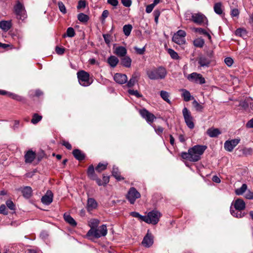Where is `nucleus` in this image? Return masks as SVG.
<instances>
[{"mask_svg": "<svg viewBox=\"0 0 253 253\" xmlns=\"http://www.w3.org/2000/svg\"><path fill=\"white\" fill-rule=\"evenodd\" d=\"M56 53L59 55H62L64 53L65 49L63 47H59L57 46L55 48Z\"/></svg>", "mask_w": 253, "mask_h": 253, "instance_id": "obj_63", "label": "nucleus"}, {"mask_svg": "<svg viewBox=\"0 0 253 253\" xmlns=\"http://www.w3.org/2000/svg\"><path fill=\"white\" fill-rule=\"evenodd\" d=\"M139 113L142 117L145 119L148 123H152L156 119V117L145 109L139 110Z\"/></svg>", "mask_w": 253, "mask_h": 253, "instance_id": "obj_13", "label": "nucleus"}, {"mask_svg": "<svg viewBox=\"0 0 253 253\" xmlns=\"http://www.w3.org/2000/svg\"><path fill=\"white\" fill-rule=\"evenodd\" d=\"M8 96L14 100H17V101H21L22 100V98L21 96H20L17 94L11 93V92L8 93Z\"/></svg>", "mask_w": 253, "mask_h": 253, "instance_id": "obj_52", "label": "nucleus"}, {"mask_svg": "<svg viewBox=\"0 0 253 253\" xmlns=\"http://www.w3.org/2000/svg\"><path fill=\"white\" fill-rule=\"evenodd\" d=\"M141 195L139 192L134 187H131L126 195V198L131 204H133L137 199L140 197Z\"/></svg>", "mask_w": 253, "mask_h": 253, "instance_id": "obj_9", "label": "nucleus"}, {"mask_svg": "<svg viewBox=\"0 0 253 253\" xmlns=\"http://www.w3.org/2000/svg\"><path fill=\"white\" fill-rule=\"evenodd\" d=\"M240 12L238 8H232L231 7V16L232 17H236L238 18Z\"/></svg>", "mask_w": 253, "mask_h": 253, "instance_id": "obj_45", "label": "nucleus"}, {"mask_svg": "<svg viewBox=\"0 0 253 253\" xmlns=\"http://www.w3.org/2000/svg\"><path fill=\"white\" fill-rule=\"evenodd\" d=\"M64 219L66 222L72 226L75 227L77 225L76 221L70 214L65 213L64 214Z\"/></svg>", "mask_w": 253, "mask_h": 253, "instance_id": "obj_22", "label": "nucleus"}, {"mask_svg": "<svg viewBox=\"0 0 253 253\" xmlns=\"http://www.w3.org/2000/svg\"><path fill=\"white\" fill-rule=\"evenodd\" d=\"M192 30L195 32L198 33L200 34H202L207 36L209 40L211 39V36L209 33H208L206 30L202 28H193Z\"/></svg>", "mask_w": 253, "mask_h": 253, "instance_id": "obj_31", "label": "nucleus"}, {"mask_svg": "<svg viewBox=\"0 0 253 253\" xmlns=\"http://www.w3.org/2000/svg\"><path fill=\"white\" fill-rule=\"evenodd\" d=\"M214 11L218 15H221L223 13V7L221 2H216L213 6Z\"/></svg>", "mask_w": 253, "mask_h": 253, "instance_id": "obj_26", "label": "nucleus"}, {"mask_svg": "<svg viewBox=\"0 0 253 253\" xmlns=\"http://www.w3.org/2000/svg\"><path fill=\"white\" fill-rule=\"evenodd\" d=\"M87 175L88 177L91 179H95L96 178V174L94 172V168L93 165L89 166L87 169Z\"/></svg>", "mask_w": 253, "mask_h": 253, "instance_id": "obj_34", "label": "nucleus"}, {"mask_svg": "<svg viewBox=\"0 0 253 253\" xmlns=\"http://www.w3.org/2000/svg\"><path fill=\"white\" fill-rule=\"evenodd\" d=\"M205 43L204 40L202 38H197L194 40L193 44L197 47H202Z\"/></svg>", "mask_w": 253, "mask_h": 253, "instance_id": "obj_37", "label": "nucleus"}, {"mask_svg": "<svg viewBox=\"0 0 253 253\" xmlns=\"http://www.w3.org/2000/svg\"><path fill=\"white\" fill-rule=\"evenodd\" d=\"M99 221L98 220L96 219H92L89 221V225L90 227V229L92 228H97L99 224Z\"/></svg>", "mask_w": 253, "mask_h": 253, "instance_id": "obj_44", "label": "nucleus"}, {"mask_svg": "<svg viewBox=\"0 0 253 253\" xmlns=\"http://www.w3.org/2000/svg\"><path fill=\"white\" fill-rule=\"evenodd\" d=\"M11 28V22L8 21H1L0 22V28L4 31H8Z\"/></svg>", "mask_w": 253, "mask_h": 253, "instance_id": "obj_29", "label": "nucleus"}, {"mask_svg": "<svg viewBox=\"0 0 253 253\" xmlns=\"http://www.w3.org/2000/svg\"><path fill=\"white\" fill-rule=\"evenodd\" d=\"M137 82L136 78V77L132 76L129 81L127 83V85L129 87H132L135 84V83Z\"/></svg>", "mask_w": 253, "mask_h": 253, "instance_id": "obj_48", "label": "nucleus"}, {"mask_svg": "<svg viewBox=\"0 0 253 253\" xmlns=\"http://www.w3.org/2000/svg\"><path fill=\"white\" fill-rule=\"evenodd\" d=\"M169 54L170 55V57L173 59H178L179 56H178L177 52H176L174 50L171 48H169L168 50Z\"/></svg>", "mask_w": 253, "mask_h": 253, "instance_id": "obj_42", "label": "nucleus"}, {"mask_svg": "<svg viewBox=\"0 0 253 253\" xmlns=\"http://www.w3.org/2000/svg\"><path fill=\"white\" fill-rule=\"evenodd\" d=\"M17 19L24 20L27 17L26 11L23 4L18 1L14 7Z\"/></svg>", "mask_w": 253, "mask_h": 253, "instance_id": "obj_7", "label": "nucleus"}, {"mask_svg": "<svg viewBox=\"0 0 253 253\" xmlns=\"http://www.w3.org/2000/svg\"><path fill=\"white\" fill-rule=\"evenodd\" d=\"M230 213L233 216L237 218H242L244 217L245 214L242 211H237L236 209L233 210L232 207L230 208Z\"/></svg>", "mask_w": 253, "mask_h": 253, "instance_id": "obj_32", "label": "nucleus"}, {"mask_svg": "<svg viewBox=\"0 0 253 253\" xmlns=\"http://www.w3.org/2000/svg\"><path fill=\"white\" fill-rule=\"evenodd\" d=\"M180 91L182 92L181 96L185 101L187 102L194 98L188 90L185 89H181Z\"/></svg>", "mask_w": 253, "mask_h": 253, "instance_id": "obj_24", "label": "nucleus"}, {"mask_svg": "<svg viewBox=\"0 0 253 253\" xmlns=\"http://www.w3.org/2000/svg\"><path fill=\"white\" fill-rule=\"evenodd\" d=\"M78 19L82 22H86L88 19V16L83 13H81L78 15Z\"/></svg>", "mask_w": 253, "mask_h": 253, "instance_id": "obj_40", "label": "nucleus"}, {"mask_svg": "<svg viewBox=\"0 0 253 253\" xmlns=\"http://www.w3.org/2000/svg\"><path fill=\"white\" fill-rule=\"evenodd\" d=\"M245 197L249 200L253 199V192L250 190H248L245 194Z\"/></svg>", "mask_w": 253, "mask_h": 253, "instance_id": "obj_59", "label": "nucleus"}, {"mask_svg": "<svg viewBox=\"0 0 253 253\" xmlns=\"http://www.w3.org/2000/svg\"><path fill=\"white\" fill-rule=\"evenodd\" d=\"M240 141V139L239 138L226 141L224 145V149L228 152L232 151L233 149L239 143Z\"/></svg>", "mask_w": 253, "mask_h": 253, "instance_id": "obj_12", "label": "nucleus"}, {"mask_svg": "<svg viewBox=\"0 0 253 253\" xmlns=\"http://www.w3.org/2000/svg\"><path fill=\"white\" fill-rule=\"evenodd\" d=\"M176 35H177L179 37H180L181 38L185 39V37L186 35V32L182 30H178L176 33L174 34Z\"/></svg>", "mask_w": 253, "mask_h": 253, "instance_id": "obj_56", "label": "nucleus"}, {"mask_svg": "<svg viewBox=\"0 0 253 253\" xmlns=\"http://www.w3.org/2000/svg\"><path fill=\"white\" fill-rule=\"evenodd\" d=\"M128 92L130 95H135L137 97H141L142 95L137 91V90H134L133 89H129Z\"/></svg>", "mask_w": 253, "mask_h": 253, "instance_id": "obj_55", "label": "nucleus"}, {"mask_svg": "<svg viewBox=\"0 0 253 253\" xmlns=\"http://www.w3.org/2000/svg\"><path fill=\"white\" fill-rule=\"evenodd\" d=\"M121 62L123 66L129 68L131 66V59L129 56L125 55L122 57Z\"/></svg>", "mask_w": 253, "mask_h": 253, "instance_id": "obj_25", "label": "nucleus"}, {"mask_svg": "<svg viewBox=\"0 0 253 253\" xmlns=\"http://www.w3.org/2000/svg\"><path fill=\"white\" fill-rule=\"evenodd\" d=\"M245 33H246V31L244 29H241V28H239V29H237L235 31L236 35L239 36L240 37L242 36Z\"/></svg>", "mask_w": 253, "mask_h": 253, "instance_id": "obj_57", "label": "nucleus"}, {"mask_svg": "<svg viewBox=\"0 0 253 253\" xmlns=\"http://www.w3.org/2000/svg\"><path fill=\"white\" fill-rule=\"evenodd\" d=\"M107 233V227L105 225H102L98 228H92L90 229L86 234V236L92 239L91 237L99 238L105 236Z\"/></svg>", "mask_w": 253, "mask_h": 253, "instance_id": "obj_3", "label": "nucleus"}, {"mask_svg": "<svg viewBox=\"0 0 253 253\" xmlns=\"http://www.w3.org/2000/svg\"><path fill=\"white\" fill-rule=\"evenodd\" d=\"M134 48L136 53L140 55L143 54L145 51V47H143V48H138L137 47H135Z\"/></svg>", "mask_w": 253, "mask_h": 253, "instance_id": "obj_58", "label": "nucleus"}, {"mask_svg": "<svg viewBox=\"0 0 253 253\" xmlns=\"http://www.w3.org/2000/svg\"><path fill=\"white\" fill-rule=\"evenodd\" d=\"M112 173L113 176H114L118 180L120 181L124 179L120 175L118 168L114 166Z\"/></svg>", "mask_w": 253, "mask_h": 253, "instance_id": "obj_33", "label": "nucleus"}, {"mask_svg": "<svg viewBox=\"0 0 253 253\" xmlns=\"http://www.w3.org/2000/svg\"><path fill=\"white\" fill-rule=\"evenodd\" d=\"M107 164H102L99 163L97 166L96 167L95 169L98 172H101L102 170L105 169L107 168Z\"/></svg>", "mask_w": 253, "mask_h": 253, "instance_id": "obj_47", "label": "nucleus"}, {"mask_svg": "<svg viewBox=\"0 0 253 253\" xmlns=\"http://www.w3.org/2000/svg\"><path fill=\"white\" fill-rule=\"evenodd\" d=\"M86 6V2L84 0H80L77 6L78 9L84 8Z\"/></svg>", "mask_w": 253, "mask_h": 253, "instance_id": "obj_61", "label": "nucleus"}, {"mask_svg": "<svg viewBox=\"0 0 253 253\" xmlns=\"http://www.w3.org/2000/svg\"><path fill=\"white\" fill-rule=\"evenodd\" d=\"M154 6L152 5V4H150L149 5H148L146 7V12L148 13H151L153 8H154Z\"/></svg>", "mask_w": 253, "mask_h": 253, "instance_id": "obj_64", "label": "nucleus"}, {"mask_svg": "<svg viewBox=\"0 0 253 253\" xmlns=\"http://www.w3.org/2000/svg\"><path fill=\"white\" fill-rule=\"evenodd\" d=\"M249 104L251 105V109L253 110V101L252 99L250 98H247L244 101H241L240 103V106L242 107L244 109H246L248 107Z\"/></svg>", "mask_w": 253, "mask_h": 253, "instance_id": "obj_28", "label": "nucleus"}, {"mask_svg": "<svg viewBox=\"0 0 253 253\" xmlns=\"http://www.w3.org/2000/svg\"><path fill=\"white\" fill-rule=\"evenodd\" d=\"M58 5L59 7V9L60 11L63 13L65 14L67 12L66 8L64 4V3L62 1H59L58 3Z\"/></svg>", "mask_w": 253, "mask_h": 253, "instance_id": "obj_49", "label": "nucleus"}, {"mask_svg": "<svg viewBox=\"0 0 253 253\" xmlns=\"http://www.w3.org/2000/svg\"><path fill=\"white\" fill-rule=\"evenodd\" d=\"M161 216V213L156 210H153L149 212L147 215H145L144 222L148 224H156L159 221Z\"/></svg>", "mask_w": 253, "mask_h": 253, "instance_id": "obj_4", "label": "nucleus"}, {"mask_svg": "<svg viewBox=\"0 0 253 253\" xmlns=\"http://www.w3.org/2000/svg\"><path fill=\"white\" fill-rule=\"evenodd\" d=\"M225 64L228 66L231 67L233 64V60L231 57H226L224 59Z\"/></svg>", "mask_w": 253, "mask_h": 253, "instance_id": "obj_54", "label": "nucleus"}, {"mask_svg": "<svg viewBox=\"0 0 253 253\" xmlns=\"http://www.w3.org/2000/svg\"><path fill=\"white\" fill-rule=\"evenodd\" d=\"M167 74L166 69L162 66L147 71L148 78L153 80L164 79Z\"/></svg>", "mask_w": 253, "mask_h": 253, "instance_id": "obj_2", "label": "nucleus"}, {"mask_svg": "<svg viewBox=\"0 0 253 253\" xmlns=\"http://www.w3.org/2000/svg\"><path fill=\"white\" fill-rule=\"evenodd\" d=\"M132 29V26L130 24L125 25L123 27V32L125 35L128 37L129 36Z\"/></svg>", "mask_w": 253, "mask_h": 253, "instance_id": "obj_39", "label": "nucleus"}, {"mask_svg": "<svg viewBox=\"0 0 253 253\" xmlns=\"http://www.w3.org/2000/svg\"><path fill=\"white\" fill-rule=\"evenodd\" d=\"M153 244V239L152 236L148 233L144 237L142 244L145 247H150Z\"/></svg>", "mask_w": 253, "mask_h": 253, "instance_id": "obj_18", "label": "nucleus"}, {"mask_svg": "<svg viewBox=\"0 0 253 253\" xmlns=\"http://www.w3.org/2000/svg\"><path fill=\"white\" fill-rule=\"evenodd\" d=\"M66 34L69 37H74L75 34L74 29L72 27L68 28L67 30Z\"/></svg>", "mask_w": 253, "mask_h": 253, "instance_id": "obj_53", "label": "nucleus"}, {"mask_svg": "<svg viewBox=\"0 0 253 253\" xmlns=\"http://www.w3.org/2000/svg\"><path fill=\"white\" fill-rule=\"evenodd\" d=\"M182 114L187 126L190 129H193L195 125L193 122V118L191 116L190 112L187 108L185 107L182 110Z\"/></svg>", "mask_w": 253, "mask_h": 253, "instance_id": "obj_8", "label": "nucleus"}, {"mask_svg": "<svg viewBox=\"0 0 253 253\" xmlns=\"http://www.w3.org/2000/svg\"><path fill=\"white\" fill-rule=\"evenodd\" d=\"M207 148L205 145H195L188 149V152L181 153V156L190 162H197L201 159V156Z\"/></svg>", "mask_w": 253, "mask_h": 253, "instance_id": "obj_1", "label": "nucleus"}, {"mask_svg": "<svg viewBox=\"0 0 253 253\" xmlns=\"http://www.w3.org/2000/svg\"><path fill=\"white\" fill-rule=\"evenodd\" d=\"M154 129H155V130L156 131V132L159 135H160L161 134L163 131H164V128L160 126H158L157 127L156 126H153Z\"/></svg>", "mask_w": 253, "mask_h": 253, "instance_id": "obj_60", "label": "nucleus"}, {"mask_svg": "<svg viewBox=\"0 0 253 253\" xmlns=\"http://www.w3.org/2000/svg\"><path fill=\"white\" fill-rule=\"evenodd\" d=\"M53 197L52 192L50 190H47L45 194L42 198V202L44 205H49L52 202Z\"/></svg>", "mask_w": 253, "mask_h": 253, "instance_id": "obj_15", "label": "nucleus"}, {"mask_svg": "<svg viewBox=\"0 0 253 253\" xmlns=\"http://www.w3.org/2000/svg\"><path fill=\"white\" fill-rule=\"evenodd\" d=\"M172 40L173 42L178 44H183L185 43V39L181 38L180 37L175 34L173 36Z\"/></svg>", "mask_w": 253, "mask_h": 253, "instance_id": "obj_35", "label": "nucleus"}, {"mask_svg": "<svg viewBox=\"0 0 253 253\" xmlns=\"http://www.w3.org/2000/svg\"><path fill=\"white\" fill-rule=\"evenodd\" d=\"M242 154L246 156L251 155L253 153V149L252 148L245 147L241 150Z\"/></svg>", "mask_w": 253, "mask_h": 253, "instance_id": "obj_41", "label": "nucleus"}, {"mask_svg": "<svg viewBox=\"0 0 253 253\" xmlns=\"http://www.w3.org/2000/svg\"><path fill=\"white\" fill-rule=\"evenodd\" d=\"M42 116H40L37 114H34L31 120V122L33 124H36L42 120Z\"/></svg>", "mask_w": 253, "mask_h": 253, "instance_id": "obj_43", "label": "nucleus"}, {"mask_svg": "<svg viewBox=\"0 0 253 253\" xmlns=\"http://www.w3.org/2000/svg\"><path fill=\"white\" fill-rule=\"evenodd\" d=\"M77 77L80 84L82 86H87L92 83L89 80V74L84 70L79 71Z\"/></svg>", "mask_w": 253, "mask_h": 253, "instance_id": "obj_5", "label": "nucleus"}, {"mask_svg": "<svg viewBox=\"0 0 253 253\" xmlns=\"http://www.w3.org/2000/svg\"><path fill=\"white\" fill-rule=\"evenodd\" d=\"M247 185L246 184H243L242 186L235 190V194L237 195H242L247 190Z\"/></svg>", "mask_w": 253, "mask_h": 253, "instance_id": "obj_38", "label": "nucleus"}, {"mask_svg": "<svg viewBox=\"0 0 253 253\" xmlns=\"http://www.w3.org/2000/svg\"><path fill=\"white\" fill-rule=\"evenodd\" d=\"M192 20L194 23L199 25L203 24H207L208 23L207 17L201 13L193 14L192 15Z\"/></svg>", "mask_w": 253, "mask_h": 253, "instance_id": "obj_11", "label": "nucleus"}, {"mask_svg": "<svg viewBox=\"0 0 253 253\" xmlns=\"http://www.w3.org/2000/svg\"><path fill=\"white\" fill-rule=\"evenodd\" d=\"M23 196L27 199L31 197L32 194V189L30 186H25L21 189Z\"/></svg>", "mask_w": 253, "mask_h": 253, "instance_id": "obj_20", "label": "nucleus"}, {"mask_svg": "<svg viewBox=\"0 0 253 253\" xmlns=\"http://www.w3.org/2000/svg\"><path fill=\"white\" fill-rule=\"evenodd\" d=\"M114 79L116 83L124 84L126 82L127 78L125 74L116 73L114 76Z\"/></svg>", "mask_w": 253, "mask_h": 253, "instance_id": "obj_17", "label": "nucleus"}, {"mask_svg": "<svg viewBox=\"0 0 253 253\" xmlns=\"http://www.w3.org/2000/svg\"><path fill=\"white\" fill-rule=\"evenodd\" d=\"M36 158V153L32 150H29L25 155L26 163H31Z\"/></svg>", "mask_w": 253, "mask_h": 253, "instance_id": "obj_19", "label": "nucleus"}, {"mask_svg": "<svg viewBox=\"0 0 253 253\" xmlns=\"http://www.w3.org/2000/svg\"><path fill=\"white\" fill-rule=\"evenodd\" d=\"M187 79L191 82H194L197 84H204L205 83V79L200 74L194 72L188 75Z\"/></svg>", "mask_w": 253, "mask_h": 253, "instance_id": "obj_10", "label": "nucleus"}, {"mask_svg": "<svg viewBox=\"0 0 253 253\" xmlns=\"http://www.w3.org/2000/svg\"><path fill=\"white\" fill-rule=\"evenodd\" d=\"M130 215H131L132 217L138 218L139 220L141 221H144V215H140L138 212L133 211L130 212Z\"/></svg>", "mask_w": 253, "mask_h": 253, "instance_id": "obj_46", "label": "nucleus"}, {"mask_svg": "<svg viewBox=\"0 0 253 253\" xmlns=\"http://www.w3.org/2000/svg\"><path fill=\"white\" fill-rule=\"evenodd\" d=\"M234 206V208L237 211H243L246 208V204L244 200L240 198H238L232 203V206Z\"/></svg>", "mask_w": 253, "mask_h": 253, "instance_id": "obj_14", "label": "nucleus"}, {"mask_svg": "<svg viewBox=\"0 0 253 253\" xmlns=\"http://www.w3.org/2000/svg\"><path fill=\"white\" fill-rule=\"evenodd\" d=\"M74 157L79 161L83 160L85 158L84 154L80 150L75 149L73 151Z\"/></svg>", "mask_w": 253, "mask_h": 253, "instance_id": "obj_27", "label": "nucleus"}, {"mask_svg": "<svg viewBox=\"0 0 253 253\" xmlns=\"http://www.w3.org/2000/svg\"><path fill=\"white\" fill-rule=\"evenodd\" d=\"M98 204L96 200L92 198H89L87 201L86 210L88 211H91L97 208Z\"/></svg>", "mask_w": 253, "mask_h": 253, "instance_id": "obj_16", "label": "nucleus"}, {"mask_svg": "<svg viewBox=\"0 0 253 253\" xmlns=\"http://www.w3.org/2000/svg\"><path fill=\"white\" fill-rule=\"evenodd\" d=\"M207 133L211 137H215L221 133L218 128H210L207 131Z\"/></svg>", "mask_w": 253, "mask_h": 253, "instance_id": "obj_23", "label": "nucleus"}, {"mask_svg": "<svg viewBox=\"0 0 253 253\" xmlns=\"http://www.w3.org/2000/svg\"><path fill=\"white\" fill-rule=\"evenodd\" d=\"M126 53V49L122 46L117 47L115 50V53L119 57L125 56Z\"/></svg>", "mask_w": 253, "mask_h": 253, "instance_id": "obj_21", "label": "nucleus"}, {"mask_svg": "<svg viewBox=\"0 0 253 253\" xmlns=\"http://www.w3.org/2000/svg\"><path fill=\"white\" fill-rule=\"evenodd\" d=\"M160 96L164 100H165L169 104H171V101L169 99V92H168L166 91L162 90L160 92Z\"/></svg>", "mask_w": 253, "mask_h": 253, "instance_id": "obj_36", "label": "nucleus"}, {"mask_svg": "<svg viewBox=\"0 0 253 253\" xmlns=\"http://www.w3.org/2000/svg\"><path fill=\"white\" fill-rule=\"evenodd\" d=\"M122 4L126 7H129L131 5V0H121Z\"/></svg>", "mask_w": 253, "mask_h": 253, "instance_id": "obj_62", "label": "nucleus"}, {"mask_svg": "<svg viewBox=\"0 0 253 253\" xmlns=\"http://www.w3.org/2000/svg\"><path fill=\"white\" fill-rule=\"evenodd\" d=\"M6 205L11 210L14 211L15 210V206L13 202L10 200H7L6 202Z\"/></svg>", "mask_w": 253, "mask_h": 253, "instance_id": "obj_50", "label": "nucleus"}, {"mask_svg": "<svg viewBox=\"0 0 253 253\" xmlns=\"http://www.w3.org/2000/svg\"><path fill=\"white\" fill-rule=\"evenodd\" d=\"M192 104L197 111H201L202 110L203 107L200 105L196 100H194V101L192 102Z\"/></svg>", "mask_w": 253, "mask_h": 253, "instance_id": "obj_51", "label": "nucleus"}, {"mask_svg": "<svg viewBox=\"0 0 253 253\" xmlns=\"http://www.w3.org/2000/svg\"><path fill=\"white\" fill-rule=\"evenodd\" d=\"M108 63L111 67H115L119 63V59L115 56H111L108 59Z\"/></svg>", "mask_w": 253, "mask_h": 253, "instance_id": "obj_30", "label": "nucleus"}, {"mask_svg": "<svg viewBox=\"0 0 253 253\" xmlns=\"http://www.w3.org/2000/svg\"><path fill=\"white\" fill-rule=\"evenodd\" d=\"M212 51L210 52L208 56L201 55L198 59V63L199 65V68H208L212 61Z\"/></svg>", "mask_w": 253, "mask_h": 253, "instance_id": "obj_6", "label": "nucleus"}]
</instances>
